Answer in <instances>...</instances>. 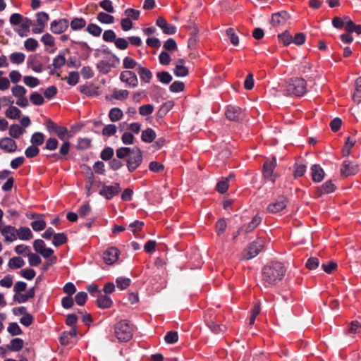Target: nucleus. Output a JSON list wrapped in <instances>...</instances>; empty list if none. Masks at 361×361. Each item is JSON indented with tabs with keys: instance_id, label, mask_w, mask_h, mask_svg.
Instances as JSON below:
<instances>
[{
	"instance_id": "nucleus-59",
	"label": "nucleus",
	"mask_w": 361,
	"mask_h": 361,
	"mask_svg": "<svg viewBox=\"0 0 361 361\" xmlns=\"http://www.w3.org/2000/svg\"><path fill=\"white\" fill-rule=\"evenodd\" d=\"M46 221L43 219L36 220L31 222V227L35 231H41L46 228Z\"/></svg>"
},
{
	"instance_id": "nucleus-5",
	"label": "nucleus",
	"mask_w": 361,
	"mask_h": 361,
	"mask_svg": "<svg viewBox=\"0 0 361 361\" xmlns=\"http://www.w3.org/2000/svg\"><path fill=\"white\" fill-rule=\"evenodd\" d=\"M263 248L262 240H257L250 243L243 251V256L245 259H250L255 257Z\"/></svg>"
},
{
	"instance_id": "nucleus-15",
	"label": "nucleus",
	"mask_w": 361,
	"mask_h": 361,
	"mask_svg": "<svg viewBox=\"0 0 361 361\" xmlns=\"http://www.w3.org/2000/svg\"><path fill=\"white\" fill-rule=\"evenodd\" d=\"M341 172L345 176L355 175L358 172V165L350 161H344L341 166Z\"/></svg>"
},
{
	"instance_id": "nucleus-52",
	"label": "nucleus",
	"mask_w": 361,
	"mask_h": 361,
	"mask_svg": "<svg viewBox=\"0 0 361 361\" xmlns=\"http://www.w3.org/2000/svg\"><path fill=\"white\" fill-rule=\"evenodd\" d=\"M124 13L126 16V18L131 20H138L140 15V11L135 10L134 8H127L124 11Z\"/></svg>"
},
{
	"instance_id": "nucleus-47",
	"label": "nucleus",
	"mask_w": 361,
	"mask_h": 361,
	"mask_svg": "<svg viewBox=\"0 0 361 361\" xmlns=\"http://www.w3.org/2000/svg\"><path fill=\"white\" fill-rule=\"evenodd\" d=\"M38 46L37 40L34 38H28L24 42L25 48L29 51H34Z\"/></svg>"
},
{
	"instance_id": "nucleus-61",
	"label": "nucleus",
	"mask_w": 361,
	"mask_h": 361,
	"mask_svg": "<svg viewBox=\"0 0 361 361\" xmlns=\"http://www.w3.org/2000/svg\"><path fill=\"white\" fill-rule=\"evenodd\" d=\"M355 143V140L351 137H348L347 141L345 143V145L343 148V152L345 155L348 156L351 148L354 146Z\"/></svg>"
},
{
	"instance_id": "nucleus-27",
	"label": "nucleus",
	"mask_w": 361,
	"mask_h": 361,
	"mask_svg": "<svg viewBox=\"0 0 361 361\" xmlns=\"http://www.w3.org/2000/svg\"><path fill=\"white\" fill-rule=\"evenodd\" d=\"M123 116L122 110L118 107L112 108L109 113V118L111 121L116 122L120 121Z\"/></svg>"
},
{
	"instance_id": "nucleus-48",
	"label": "nucleus",
	"mask_w": 361,
	"mask_h": 361,
	"mask_svg": "<svg viewBox=\"0 0 361 361\" xmlns=\"http://www.w3.org/2000/svg\"><path fill=\"white\" fill-rule=\"evenodd\" d=\"M116 157L118 159H123L130 156L132 153V148L127 147H122L116 149Z\"/></svg>"
},
{
	"instance_id": "nucleus-45",
	"label": "nucleus",
	"mask_w": 361,
	"mask_h": 361,
	"mask_svg": "<svg viewBox=\"0 0 361 361\" xmlns=\"http://www.w3.org/2000/svg\"><path fill=\"white\" fill-rule=\"evenodd\" d=\"M86 30L88 33L94 37L100 36L102 32V28L99 25L94 23L89 24L86 28Z\"/></svg>"
},
{
	"instance_id": "nucleus-11",
	"label": "nucleus",
	"mask_w": 361,
	"mask_h": 361,
	"mask_svg": "<svg viewBox=\"0 0 361 361\" xmlns=\"http://www.w3.org/2000/svg\"><path fill=\"white\" fill-rule=\"evenodd\" d=\"M288 203V200L284 196L278 197L273 202L267 207V211L270 213H278L284 209Z\"/></svg>"
},
{
	"instance_id": "nucleus-7",
	"label": "nucleus",
	"mask_w": 361,
	"mask_h": 361,
	"mask_svg": "<svg viewBox=\"0 0 361 361\" xmlns=\"http://www.w3.org/2000/svg\"><path fill=\"white\" fill-rule=\"evenodd\" d=\"M121 188L120 184L115 183L112 185H103L99 192V194L105 197L106 200H111L114 196H116L121 192Z\"/></svg>"
},
{
	"instance_id": "nucleus-20",
	"label": "nucleus",
	"mask_w": 361,
	"mask_h": 361,
	"mask_svg": "<svg viewBox=\"0 0 361 361\" xmlns=\"http://www.w3.org/2000/svg\"><path fill=\"white\" fill-rule=\"evenodd\" d=\"M35 295V288H31L28 289L25 293H20V294H15L13 296V299L15 301L18 302V303H25L28 300L33 298Z\"/></svg>"
},
{
	"instance_id": "nucleus-54",
	"label": "nucleus",
	"mask_w": 361,
	"mask_h": 361,
	"mask_svg": "<svg viewBox=\"0 0 361 361\" xmlns=\"http://www.w3.org/2000/svg\"><path fill=\"white\" fill-rule=\"evenodd\" d=\"M42 42L48 47H53L55 45V40L54 37L49 34L46 33L41 37Z\"/></svg>"
},
{
	"instance_id": "nucleus-1",
	"label": "nucleus",
	"mask_w": 361,
	"mask_h": 361,
	"mask_svg": "<svg viewBox=\"0 0 361 361\" xmlns=\"http://www.w3.org/2000/svg\"><path fill=\"white\" fill-rule=\"evenodd\" d=\"M286 269L281 262H271L262 269V281L268 286L276 283L284 276Z\"/></svg>"
},
{
	"instance_id": "nucleus-58",
	"label": "nucleus",
	"mask_w": 361,
	"mask_h": 361,
	"mask_svg": "<svg viewBox=\"0 0 361 361\" xmlns=\"http://www.w3.org/2000/svg\"><path fill=\"white\" fill-rule=\"evenodd\" d=\"M279 39L283 42L285 46L289 45L291 42H293V37L290 34L286 31L281 34L278 35Z\"/></svg>"
},
{
	"instance_id": "nucleus-9",
	"label": "nucleus",
	"mask_w": 361,
	"mask_h": 361,
	"mask_svg": "<svg viewBox=\"0 0 361 361\" xmlns=\"http://www.w3.org/2000/svg\"><path fill=\"white\" fill-rule=\"evenodd\" d=\"M120 80L129 88H135L138 85V79L136 74L130 71H123L120 74Z\"/></svg>"
},
{
	"instance_id": "nucleus-50",
	"label": "nucleus",
	"mask_w": 361,
	"mask_h": 361,
	"mask_svg": "<svg viewBox=\"0 0 361 361\" xmlns=\"http://www.w3.org/2000/svg\"><path fill=\"white\" fill-rule=\"evenodd\" d=\"M36 16L37 24L45 27L49 20V15L45 12H39Z\"/></svg>"
},
{
	"instance_id": "nucleus-35",
	"label": "nucleus",
	"mask_w": 361,
	"mask_h": 361,
	"mask_svg": "<svg viewBox=\"0 0 361 361\" xmlns=\"http://www.w3.org/2000/svg\"><path fill=\"white\" fill-rule=\"evenodd\" d=\"M353 99L357 103L361 102V77L357 78L355 80V89Z\"/></svg>"
},
{
	"instance_id": "nucleus-23",
	"label": "nucleus",
	"mask_w": 361,
	"mask_h": 361,
	"mask_svg": "<svg viewBox=\"0 0 361 361\" xmlns=\"http://www.w3.org/2000/svg\"><path fill=\"white\" fill-rule=\"evenodd\" d=\"M137 71L142 81L145 83L150 82L152 78V73L148 68L138 65L137 67Z\"/></svg>"
},
{
	"instance_id": "nucleus-14",
	"label": "nucleus",
	"mask_w": 361,
	"mask_h": 361,
	"mask_svg": "<svg viewBox=\"0 0 361 361\" xmlns=\"http://www.w3.org/2000/svg\"><path fill=\"white\" fill-rule=\"evenodd\" d=\"M156 25L166 35H173L176 32V27L172 24H169L163 17H159L157 19Z\"/></svg>"
},
{
	"instance_id": "nucleus-31",
	"label": "nucleus",
	"mask_w": 361,
	"mask_h": 361,
	"mask_svg": "<svg viewBox=\"0 0 361 361\" xmlns=\"http://www.w3.org/2000/svg\"><path fill=\"white\" fill-rule=\"evenodd\" d=\"M24 264V260L20 257H13L8 262V267L12 269L21 268Z\"/></svg>"
},
{
	"instance_id": "nucleus-42",
	"label": "nucleus",
	"mask_w": 361,
	"mask_h": 361,
	"mask_svg": "<svg viewBox=\"0 0 361 361\" xmlns=\"http://www.w3.org/2000/svg\"><path fill=\"white\" fill-rule=\"evenodd\" d=\"M233 178V175L230 174L225 180L219 181L216 185V190L221 193H224L228 188V181Z\"/></svg>"
},
{
	"instance_id": "nucleus-64",
	"label": "nucleus",
	"mask_w": 361,
	"mask_h": 361,
	"mask_svg": "<svg viewBox=\"0 0 361 361\" xmlns=\"http://www.w3.org/2000/svg\"><path fill=\"white\" fill-rule=\"evenodd\" d=\"M100 7L106 12L111 13L114 12L113 3L110 0H103L99 2Z\"/></svg>"
},
{
	"instance_id": "nucleus-38",
	"label": "nucleus",
	"mask_w": 361,
	"mask_h": 361,
	"mask_svg": "<svg viewBox=\"0 0 361 361\" xmlns=\"http://www.w3.org/2000/svg\"><path fill=\"white\" fill-rule=\"evenodd\" d=\"M80 92L88 97L99 94L97 89L92 86L83 85L80 87Z\"/></svg>"
},
{
	"instance_id": "nucleus-49",
	"label": "nucleus",
	"mask_w": 361,
	"mask_h": 361,
	"mask_svg": "<svg viewBox=\"0 0 361 361\" xmlns=\"http://www.w3.org/2000/svg\"><path fill=\"white\" fill-rule=\"evenodd\" d=\"M130 279L126 277H118L116 280L117 287L121 290L126 289L130 285Z\"/></svg>"
},
{
	"instance_id": "nucleus-43",
	"label": "nucleus",
	"mask_w": 361,
	"mask_h": 361,
	"mask_svg": "<svg viewBox=\"0 0 361 361\" xmlns=\"http://www.w3.org/2000/svg\"><path fill=\"white\" fill-rule=\"evenodd\" d=\"M31 102L36 106L42 105L44 102V97L37 92H32L30 96Z\"/></svg>"
},
{
	"instance_id": "nucleus-25",
	"label": "nucleus",
	"mask_w": 361,
	"mask_h": 361,
	"mask_svg": "<svg viewBox=\"0 0 361 361\" xmlns=\"http://www.w3.org/2000/svg\"><path fill=\"white\" fill-rule=\"evenodd\" d=\"M31 20L27 18H25V20L19 24L18 28L16 30L17 33L20 37H25L27 35L29 32L30 27L31 25Z\"/></svg>"
},
{
	"instance_id": "nucleus-13",
	"label": "nucleus",
	"mask_w": 361,
	"mask_h": 361,
	"mask_svg": "<svg viewBox=\"0 0 361 361\" xmlns=\"http://www.w3.org/2000/svg\"><path fill=\"white\" fill-rule=\"evenodd\" d=\"M69 26V22L66 18L54 20L50 24V30L56 35H59L65 32Z\"/></svg>"
},
{
	"instance_id": "nucleus-33",
	"label": "nucleus",
	"mask_w": 361,
	"mask_h": 361,
	"mask_svg": "<svg viewBox=\"0 0 361 361\" xmlns=\"http://www.w3.org/2000/svg\"><path fill=\"white\" fill-rule=\"evenodd\" d=\"M23 340L19 338H13L11 341L10 344H8L10 350L13 352L20 351L23 347Z\"/></svg>"
},
{
	"instance_id": "nucleus-53",
	"label": "nucleus",
	"mask_w": 361,
	"mask_h": 361,
	"mask_svg": "<svg viewBox=\"0 0 361 361\" xmlns=\"http://www.w3.org/2000/svg\"><path fill=\"white\" fill-rule=\"evenodd\" d=\"M7 331L12 336H18L22 334V330L16 322L10 323L7 328Z\"/></svg>"
},
{
	"instance_id": "nucleus-39",
	"label": "nucleus",
	"mask_w": 361,
	"mask_h": 361,
	"mask_svg": "<svg viewBox=\"0 0 361 361\" xmlns=\"http://www.w3.org/2000/svg\"><path fill=\"white\" fill-rule=\"evenodd\" d=\"M23 82L25 85L31 88L37 87L40 83L38 78L30 75L24 76Z\"/></svg>"
},
{
	"instance_id": "nucleus-8",
	"label": "nucleus",
	"mask_w": 361,
	"mask_h": 361,
	"mask_svg": "<svg viewBox=\"0 0 361 361\" xmlns=\"http://www.w3.org/2000/svg\"><path fill=\"white\" fill-rule=\"evenodd\" d=\"M46 128L49 133H55L61 140H66L68 134L67 128L59 126L51 120L47 121Z\"/></svg>"
},
{
	"instance_id": "nucleus-17",
	"label": "nucleus",
	"mask_w": 361,
	"mask_h": 361,
	"mask_svg": "<svg viewBox=\"0 0 361 361\" xmlns=\"http://www.w3.org/2000/svg\"><path fill=\"white\" fill-rule=\"evenodd\" d=\"M185 61L184 59H178L175 63L173 68V74L176 77H185L189 73L188 68L185 66Z\"/></svg>"
},
{
	"instance_id": "nucleus-24",
	"label": "nucleus",
	"mask_w": 361,
	"mask_h": 361,
	"mask_svg": "<svg viewBox=\"0 0 361 361\" xmlns=\"http://www.w3.org/2000/svg\"><path fill=\"white\" fill-rule=\"evenodd\" d=\"M27 64L35 73H41L43 71L42 64L36 56H30L27 59Z\"/></svg>"
},
{
	"instance_id": "nucleus-30",
	"label": "nucleus",
	"mask_w": 361,
	"mask_h": 361,
	"mask_svg": "<svg viewBox=\"0 0 361 361\" xmlns=\"http://www.w3.org/2000/svg\"><path fill=\"white\" fill-rule=\"evenodd\" d=\"M97 19L104 24H112L115 21V18L113 16L104 12H99L97 14Z\"/></svg>"
},
{
	"instance_id": "nucleus-22",
	"label": "nucleus",
	"mask_w": 361,
	"mask_h": 361,
	"mask_svg": "<svg viewBox=\"0 0 361 361\" xmlns=\"http://www.w3.org/2000/svg\"><path fill=\"white\" fill-rule=\"evenodd\" d=\"M33 237L32 233L30 228L25 226H20L17 228L16 240H29Z\"/></svg>"
},
{
	"instance_id": "nucleus-4",
	"label": "nucleus",
	"mask_w": 361,
	"mask_h": 361,
	"mask_svg": "<svg viewBox=\"0 0 361 361\" xmlns=\"http://www.w3.org/2000/svg\"><path fill=\"white\" fill-rule=\"evenodd\" d=\"M142 153L138 147H132V153L128 157L126 165L130 172L135 171L142 162Z\"/></svg>"
},
{
	"instance_id": "nucleus-56",
	"label": "nucleus",
	"mask_w": 361,
	"mask_h": 361,
	"mask_svg": "<svg viewBox=\"0 0 361 361\" xmlns=\"http://www.w3.org/2000/svg\"><path fill=\"white\" fill-rule=\"evenodd\" d=\"M66 63V58L63 54L57 55L54 59L52 62V66L56 69H59L64 66Z\"/></svg>"
},
{
	"instance_id": "nucleus-2",
	"label": "nucleus",
	"mask_w": 361,
	"mask_h": 361,
	"mask_svg": "<svg viewBox=\"0 0 361 361\" xmlns=\"http://www.w3.org/2000/svg\"><path fill=\"white\" fill-rule=\"evenodd\" d=\"M114 332L119 341L128 342L133 337V328L127 320H121L116 324Z\"/></svg>"
},
{
	"instance_id": "nucleus-10",
	"label": "nucleus",
	"mask_w": 361,
	"mask_h": 361,
	"mask_svg": "<svg viewBox=\"0 0 361 361\" xmlns=\"http://www.w3.org/2000/svg\"><path fill=\"white\" fill-rule=\"evenodd\" d=\"M119 256V250L116 247H110L104 251L102 258L106 264L112 265L118 260Z\"/></svg>"
},
{
	"instance_id": "nucleus-28",
	"label": "nucleus",
	"mask_w": 361,
	"mask_h": 361,
	"mask_svg": "<svg viewBox=\"0 0 361 361\" xmlns=\"http://www.w3.org/2000/svg\"><path fill=\"white\" fill-rule=\"evenodd\" d=\"M97 304L100 308H109L112 305V300L109 296L100 295L97 300Z\"/></svg>"
},
{
	"instance_id": "nucleus-18",
	"label": "nucleus",
	"mask_w": 361,
	"mask_h": 361,
	"mask_svg": "<svg viewBox=\"0 0 361 361\" xmlns=\"http://www.w3.org/2000/svg\"><path fill=\"white\" fill-rule=\"evenodd\" d=\"M0 148L7 152H13L17 149V145L12 138L4 137L0 140Z\"/></svg>"
},
{
	"instance_id": "nucleus-29",
	"label": "nucleus",
	"mask_w": 361,
	"mask_h": 361,
	"mask_svg": "<svg viewBox=\"0 0 361 361\" xmlns=\"http://www.w3.org/2000/svg\"><path fill=\"white\" fill-rule=\"evenodd\" d=\"M69 25L73 30H79L85 27L86 21L82 18H74Z\"/></svg>"
},
{
	"instance_id": "nucleus-19",
	"label": "nucleus",
	"mask_w": 361,
	"mask_h": 361,
	"mask_svg": "<svg viewBox=\"0 0 361 361\" xmlns=\"http://www.w3.org/2000/svg\"><path fill=\"white\" fill-rule=\"evenodd\" d=\"M225 114L228 119L238 121L241 117V109L235 106L229 105L227 106Z\"/></svg>"
},
{
	"instance_id": "nucleus-57",
	"label": "nucleus",
	"mask_w": 361,
	"mask_h": 361,
	"mask_svg": "<svg viewBox=\"0 0 361 361\" xmlns=\"http://www.w3.org/2000/svg\"><path fill=\"white\" fill-rule=\"evenodd\" d=\"M114 152L113 148L107 147L102 151L100 157L104 161H109L111 159L112 157L114 156Z\"/></svg>"
},
{
	"instance_id": "nucleus-40",
	"label": "nucleus",
	"mask_w": 361,
	"mask_h": 361,
	"mask_svg": "<svg viewBox=\"0 0 361 361\" xmlns=\"http://www.w3.org/2000/svg\"><path fill=\"white\" fill-rule=\"evenodd\" d=\"M66 240V235L63 233H59L54 235L52 243L54 246L58 247L64 244Z\"/></svg>"
},
{
	"instance_id": "nucleus-12",
	"label": "nucleus",
	"mask_w": 361,
	"mask_h": 361,
	"mask_svg": "<svg viewBox=\"0 0 361 361\" xmlns=\"http://www.w3.org/2000/svg\"><path fill=\"white\" fill-rule=\"evenodd\" d=\"M276 166V160L275 158H273L271 160L266 161L263 165L264 177L271 182H274L275 180L276 177L274 174V171Z\"/></svg>"
},
{
	"instance_id": "nucleus-3",
	"label": "nucleus",
	"mask_w": 361,
	"mask_h": 361,
	"mask_svg": "<svg viewBox=\"0 0 361 361\" xmlns=\"http://www.w3.org/2000/svg\"><path fill=\"white\" fill-rule=\"evenodd\" d=\"M307 84L303 78H291L287 83L284 91L287 94L302 96L306 92Z\"/></svg>"
},
{
	"instance_id": "nucleus-46",
	"label": "nucleus",
	"mask_w": 361,
	"mask_h": 361,
	"mask_svg": "<svg viewBox=\"0 0 361 361\" xmlns=\"http://www.w3.org/2000/svg\"><path fill=\"white\" fill-rule=\"evenodd\" d=\"M24 130L18 125H12L9 128V135L13 138H19Z\"/></svg>"
},
{
	"instance_id": "nucleus-26",
	"label": "nucleus",
	"mask_w": 361,
	"mask_h": 361,
	"mask_svg": "<svg viewBox=\"0 0 361 361\" xmlns=\"http://www.w3.org/2000/svg\"><path fill=\"white\" fill-rule=\"evenodd\" d=\"M155 138L156 133L153 129L150 128H148L142 132L141 140L144 142L151 143Z\"/></svg>"
},
{
	"instance_id": "nucleus-16",
	"label": "nucleus",
	"mask_w": 361,
	"mask_h": 361,
	"mask_svg": "<svg viewBox=\"0 0 361 361\" xmlns=\"http://www.w3.org/2000/svg\"><path fill=\"white\" fill-rule=\"evenodd\" d=\"M289 18V14L286 11H282L272 15L271 23L274 26L283 25Z\"/></svg>"
},
{
	"instance_id": "nucleus-6",
	"label": "nucleus",
	"mask_w": 361,
	"mask_h": 361,
	"mask_svg": "<svg viewBox=\"0 0 361 361\" xmlns=\"http://www.w3.org/2000/svg\"><path fill=\"white\" fill-rule=\"evenodd\" d=\"M0 233L5 243H11L16 240L17 228L6 224L0 226Z\"/></svg>"
},
{
	"instance_id": "nucleus-60",
	"label": "nucleus",
	"mask_w": 361,
	"mask_h": 361,
	"mask_svg": "<svg viewBox=\"0 0 361 361\" xmlns=\"http://www.w3.org/2000/svg\"><path fill=\"white\" fill-rule=\"evenodd\" d=\"M129 92L126 90H116L113 91L114 98L118 100L125 99L128 97Z\"/></svg>"
},
{
	"instance_id": "nucleus-36",
	"label": "nucleus",
	"mask_w": 361,
	"mask_h": 361,
	"mask_svg": "<svg viewBox=\"0 0 361 361\" xmlns=\"http://www.w3.org/2000/svg\"><path fill=\"white\" fill-rule=\"evenodd\" d=\"M21 111L16 106H11L6 111V116L11 119H17L20 118Z\"/></svg>"
},
{
	"instance_id": "nucleus-51",
	"label": "nucleus",
	"mask_w": 361,
	"mask_h": 361,
	"mask_svg": "<svg viewBox=\"0 0 361 361\" xmlns=\"http://www.w3.org/2000/svg\"><path fill=\"white\" fill-rule=\"evenodd\" d=\"M159 80L164 84H169L172 80V76L166 71H161L157 73Z\"/></svg>"
},
{
	"instance_id": "nucleus-44",
	"label": "nucleus",
	"mask_w": 361,
	"mask_h": 361,
	"mask_svg": "<svg viewBox=\"0 0 361 361\" xmlns=\"http://www.w3.org/2000/svg\"><path fill=\"white\" fill-rule=\"evenodd\" d=\"M44 141V136L42 133H35L32 137L30 142L35 146L42 145Z\"/></svg>"
},
{
	"instance_id": "nucleus-21",
	"label": "nucleus",
	"mask_w": 361,
	"mask_h": 361,
	"mask_svg": "<svg viewBox=\"0 0 361 361\" xmlns=\"http://www.w3.org/2000/svg\"><path fill=\"white\" fill-rule=\"evenodd\" d=\"M311 176L314 182H321L324 178V171L318 164H314L311 167Z\"/></svg>"
},
{
	"instance_id": "nucleus-55",
	"label": "nucleus",
	"mask_w": 361,
	"mask_h": 361,
	"mask_svg": "<svg viewBox=\"0 0 361 361\" xmlns=\"http://www.w3.org/2000/svg\"><path fill=\"white\" fill-rule=\"evenodd\" d=\"M28 262L30 266L37 267L42 262V259L37 254L29 252L27 253Z\"/></svg>"
},
{
	"instance_id": "nucleus-37",
	"label": "nucleus",
	"mask_w": 361,
	"mask_h": 361,
	"mask_svg": "<svg viewBox=\"0 0 361 361\" xmlns=\"http://www.w3.org/2000/svg\"><path fill=\"white\" fill-rule=\"evenodd\" d=\"M11 92L15 97L20 98L25 96L27 90L22 85H16L12 87Z\"/></svg>"
},
{
	"instance_id": "nucleus-32",
	"label": "nucleus",
	"mask_w": 361,
	"mask_h": 361,
	"mask_svg": "<svg viewBox=\"0 0 361 361\" xmlns=\"http://www.w3.org/2000/svg\"><path fill=\"white\" fill-rule=\"evenodd\" d=\"M9 59L13 64H21L25 61V55L23 52H13L9 55Z\"/></svg>"
},
{
	"instance_id": "nucleus-63",
	"label": "nucleus",
	"mask_w": 361,
	"mask_h": 361,
	"mask_svg": "<svg viewBox=\"0 0 361 361\" xmlns=\"http://www.w3.org/2000/svg\"><path fill=\"white\" fill-rule=\"evenodd\" d=\"M79 73L76 71H71L69 73L68 77L67 78V82L68 85L74 86L79 81Z\"/></svg>"
},
{
	"instance_id": "nucleus-41",
	"label": "nucleus",
	"mask_w": 361,
	"mask_h": 361,
	"mask_svg": "<svg viewBox=\"0 0 361 361\" xmlns=\"http://www.w3.org/2000/svg\"><path fill=\"white\" fill-rule=\"evenodd\" d=\"M117 132V127L114 124H108L102 129V135L105 137L114 135Z\"/></svg>"
},
{
	"instance_id": "nucleus-62",
	"label": "nucleus",
	"mask_w": 361,
	"mask_h": 361,
	"mask_svg": "<svg viewBox=\"0 0 361 361\" xmlns=\"http://www.w3.org/2000/svg\"><path fill=\"white\" fill-rule=\"evenodd\" d=\"M154 111V106L152 104L142 105L139 108V113L140 115L145 116L152 114Z\"/></svg>"
},
{
	"instance_id": "nucleus-34",
	"label": "nucleus",
	"mask_w": 361,
	"mask_h": 361,
	"mask_svg": "<svg viewBox=\"0 0 361 361\" xmlns=\"http://www.w3.org/2000/svg\"><path fill=\"white\" fill-rule=\"evenodd\" d=\"M336 189L335 185L331 181H326L319 189L320 195L333 192Z\"/></svg>"
}]
</instances>
